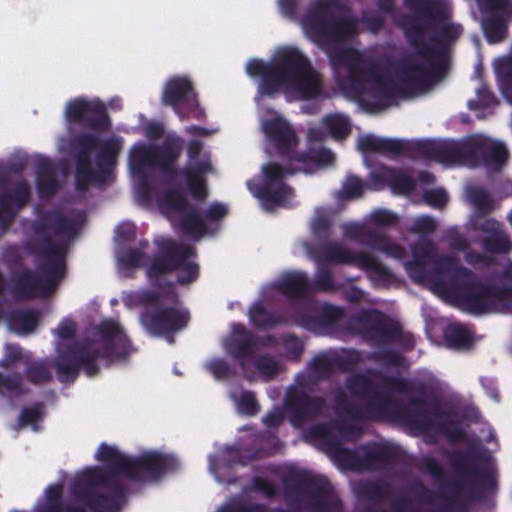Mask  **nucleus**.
Listing matches in <instances>:
<instances>
[{"mask_svg":"<svg viewBox=\"0 0 512 512\" xmlns=\"http://www.w3.org/2000/svg\"><path fill=\"white\" fill-rule=\"evenodd\" d=\"M358 252L348 249L335 241H326L309 248L310 256L318 265L331 263L353 266Z\"/></svg>","mask_w":512,"mask_h":512,"instance_id":"25","label":"nucleus"},{"mask_svg":"<svg viewBox=\"0 0 512 512\" xmlns=\"http://www.w3.org/2000/svg\"><path fill=\"white\" fill-rule=\"evenodd\" d=\"M36 187L41 197H52L58 191L59 185L56 170L48 158H40L35 163Z\"/></svg>","mask_w":512,"mask_h":512,"instance_id":"33","label":"nucleus"},{"mask_svg":"<svg viewBox=\"0 0 512 512\" xmlns=\"http://www.w3.org/2000/svg\"><path fill=\"white\" fill-rule=\"evenodd\" d=\"M376 385L367 376L356 374L347 379L346 387L352 395L366 399Z\"/></svg>","mask_w":512,"mask_h":512,"instance_id":"54","label":"nucleus"},{"mask_svg":"<svg viewBox=\"0 0 512 512\" xmlns=\"http://www.w3.org/2000/svg\"><path fill=\"white\" fill-rule=\"evenodd\" d=\"M449 347L469 349L473 345V336L469 330L460 324L449 325L444 332Z\"/></svg>","mask_w":512,"mask_h":512,"instance_id":"45","label":"nucleus"},{"mask_svg":"<svg viewBox=\"0 0 512 512\" xmlns=\"http://www.w3.org/2000/svg\"><path fill=\"white\" fill-rule=\"evenodd\" d=\"M33 252L43 256L39 274L22 268L12 275V292L20 299H34L54 291L66 275L69 241L78 233L77 222L59 209L41 211L31 223Z\"/></svg>","mask_w":512,"mask_h":512,"instance_id":"3","label":"nucleus"},{"mask_svg":"<svg viewBox=\"0 0 512 512\" xmlns=\"http://www.w3.org/2000/svg\"><path fill=\"white\" fill-rule=\"evenodd\" d=\"M161 101L163 105L172 107L181 120L192 118L201 121L205 118L193 83L187 77L170 78L165 84Z\"/></svg>","mask_w":512,"mask_h":512,"instance_id":"14","label":"nucleus"},{"mask_svg":"<svg viewBox=\"0 0 512 512\" xmlns=\"http://www.w3.org/2000/svg\"><path fill=\"white\" fill-rule=\"evenodd\" d=\"M353 266L366 271L369 280L377 288H387L394 281L393 272L371 254L359 251Z\"/></svg>","mask_w":512,"mask_h":512,"instance_id":"27","label":"nucleus"},{"mask_svg":"<svg viewBox=\"0 0 512 512\" xmlns=\"http://www.w3.org/2000/svg\"><path fill=\"white\" fill-rule=\"evenodd\" d=\"M250 77H258V93L272 97L291 89L303 100L318 98L323 93L322 75L309 58L296 47L283 49L275 63L252 59L246 65Z\"/></svg>","mask_w":512,"mask_h":512,"instance_id":"5","label":"nucleus"},{"mask_svg":"<svg viewBox=\"0 0 512 512\" xmlns=\"http://www.w3.org/2000/svg\"><path fill=\"white\" fill-rule=\"evenodd\" d=\"M482 247L486 252L493 254H506L512 249V243L504 227L487 235L482 240Z\"/></svg>","mask_w":512,"mask_h":512,"instance_id":"48","label":"nucleus"},{"mask_svg":"<svg viewBox=\"0 0 512 512\" xmlns=\"http://www.w3.org/2000/svg\"><path fill=\"white\" fill-rule=\"evenodd\" d=\"M102 450L104 460L115 462L118 471L134 482L156 483L167 473L176 472L180 467L176 457L158 451L128 456L115 446H104Z\"/></svg>","mask_w":512,"mask_h":512,"instance_id":"9","label":"nucleus"},{"mask_svg":"<svg viewBox=\"0 0 512 512\" xmlns=\"http://www.w3.org/2000/svg\"><path fill=\"white\" fill-rule=\"evenodd\" d=\"M414 12L401 22L409 44L424 59L432 61L435 71L442 72L450 47L463 32L460 24L450 21L451 13L440 0H404Z\"/></svg>","mask_w":512,"mask_h":512,"instance_id":"4","label":"nucleus"},{"mask_svg":"<svg viewBox=\"0 0 512 512\" xmlns=\"http://www.w3.org/2000/svg\"><path fill=\"white\" fill-rule=\"evenodd\" d=\"M395 460V452L385 445H373L364 450L362 459L363 465L366 467H384Z\"/></svg>","mask_w":512,"mask_h":512,"instance_id":"43","label":"nucleus"},{"mask_svg":"<svg viewBox=\"0 0 512 512\" xmlns=\"http://www.w3.org/2000/svg\"><path fill=\"white\" fill-rule=\"evenodd\" d=\"M66 120L89 128L92 131L102 132L111 128V120L105 104L99 100H88L78 97L70 100L65 109Z\"/></svg>","mask_w":512,"mask_h":512,"instance_id":"17","label":"nucleus"},{"mask_svg":"<svg viewBox=\"0 0 512 512\" xmlns=\"http://www.w3.org/2000/svg\"><path fill=\"white\" fill-rule=\"evenodd\" d=\"M186 251V244L172 240H168L160 246V251L153 256L146 268L147 278L153 286L162 291L168 289V284L171 283L164 282L163 278L176 272L179 258H182L181 256H184Z\"/></svg>","mask_w":512,"mask_h":512,"instance_id":"20","label":"nucleus"},{"mask_svg":"<svg viewBox=\"0 0 512 512\" xmlns=\"http://www.w3.org/2000/svg\"><path fill=\"white\" fill-rule=\"evenodd\" d=\"M187 251L182 258H179L177 271V283L180 285H189L195 282L199 277V265L191 260L196 256L194 247L186 244Z\"/></svg>","mask_w":512,"mask_h":512,"instance_id":"39","label":"nucleus"},{"mask_svg":"<svg viewBox=\"0 0 512 512\" xmlns=\"http://www.w3.org/2000/svg\"><path fill=\"white\" fill-rule=\"evenodd\" d=\"M153 146H135L130 153L133 173H142L145 167H153Z\"/></svg>","mask_w":512,"mask_h":512,"instance_id":"51","label":"nucleus"},{"mask_svg":"<svg viewBox=\"0 0 512 512\" xmlns=\"http://www.w3.org/2000/svg\"><path fill=\"white\" fill-rule=\"evenodd\" d=\"M101 336L103 351L92 341H75L58 352L54 359V368L61 383L74 382L80 371L88 377L99 374L97 360H124L132 351V343L122 326L114 319H105L97 326Z\"/></svg>","mask_w":512,"mask_h":512,"instance_id":"6","label":"nucleus"},{"mask_svg":"<svg viewBox=\"0 0 512 512\" xmlns=\"http://www.w3.org/2000/svg\"><path fill=\"white\" fill-rule=\"evenodd\" d=\"M334 161L335 156L330 149L310 147L306 151H297L285 166L269 162L262 167L264 179L256 189V197L265 210H272L293 195V188L284 182L286 177L300 172L312 174L321 167L332 165Z\"/></svg>","mask_w":512,"mask_h":512,"instance_id":"7","label":"nucleus"},{"mask_svg":"<svg viewBox=\"0 0 512 512\" xmlns=\"http://www.w3.org/2000/svg\"><path fill=\"white\" fill-rule=\"evenodd\" d=\"M123 500L118 499L114 495H106L95 492L86 498L82 503L91 512H117Z\"/></svg>","mask_w":512,"mask_h":512,"instance_id":"46","label":"nucleus"},{"mask_svg":"<svg viewBox=\"0 0 512 512\" xmlns=\"http://www.w3.org/2000/svg\"><path fill=\"white\" fill-rule=\"evenodd\" d=\"M263 130L279 156L290 163L297 152L298 138L289 122L282 117L268 119L263 123Z\"/></svg>","mask_w":512,"mask_h":512,"instance_id":"22","label":"nucleus"},{"mask_svg":"<svg viewBox=\"0 0 512 512\" xmlns=\"http://www.w3.org/2000/svg\"><path fill=\"white\" fill-rule=\"evenodd\" d=\"M348 320L343 308L332 305L315 309L305 306L294 315V322L304 329L332 336L347 332Z\"/></svg>","mask_w":512,"mask_h":512,"instance_id":"15","label":"nucleus"},{"mask_svg":"<svg viewBox=\"0 0 512 512\" xmlns=\"http://www.w3.org/2000/svg\"><path fill=\"white\" fill-rule=\"evenodd\" d=\"M177 225L184 235L194 239L202 238L207 232L206 221L193 204L179 215Z\"/></svg>","mask_w":512,"mask_h":512,"instance_id":"34","label":"nucleus"},{"mask_svg":"<svg viewBox=\"0 0 512 512\" xmlns=\"http://www.w3.org/2000/svg\"><path fill=\"white\" fill-rule=\"evenodd\" d=\"M469 199L479 213L489 214L493 209L491 195L482 188L470 190Z\"/></svg>","mask_w":512,"mask_h":512,"instance_id":"61","label":"nucleus"},{"mask_svg":"<svg viewBox=\"0 0 512 512\" xmlns=\"http://www.w3.org/2000/svg\"><path fill=\"white\" fill-rule=\"evenodd\" d=\"M280 344L285 349V357L291 361H299L304 352V344L295 334H282Z\"/></svg>","mask_w":512,"mask_h":512,"instance_id":"60","label":"nucleus"},{"mask_svg":"<svg viewBox=\"0 0 512 512\" xmlns=\"http://www.w3.org/2000/svg\"><path fill=\"white\" fill-rule=\"evenodd\" d=\"M183 140L180 137H168L159 146H153V167H157L164 175L175 178L179 170L175 163L181 156Z\"/></svg>","mask_w":512,"mask_h":512,"instance_id":"26","label":"nucleus"},{"mask_svg":"<svg viewBox=\"0 0 512 512\" xmlns=\"http://www.w3.org/2000/svg\"><path fill=\"white\" fill-rule=\"evenodd\" d=\"M276 289L289 299H300L312 294L310 279L307 273L302 271H291L284 274L276 283Z\"/></svg>","mask_w":512,"mask_h":512,"instance_id":"31","label":"nucleus"},{"mask_svg":"<svg viewBox=\"0 0 512 512\" xmlns=\"http://www.w3.org/2000/svg\"><path fill=\"white\" fill-rule=\"evenodd\" d=\"M146 255L139 248H129L119 256V261L125 268H139L145 265Z\"/></svg>","mask_w":512,"mask_h":512,"instance_id":"64","label":"nucleus"},{"mask_svg":"<svg viewBox=\"0 0 512 512\" xmlns=\"http://www.w3.org/2000/svg\"><path fill=\"white\" fill-rule=\"evenodd\" d=\"M64 502L62 500V486L55 484L46 489V503L43 509L48 512H63Z\"/></svg>","mask_w":512,"mask_h":512,"instance_id":"62","label":"nucleus"},{"mask_svg":"<svg viewBox=\"0 0 512 512\" xmlns=\"http://www.w3.org/2000/svg\"><path fill=\"white\" fill-rule=\"evenodd\" d=\"M121 150L120 142L115 139H108L102 143L99 150L96 153V165L98 167V173L100 175V181H102L107 174H109L117 162L118 154Z\"/></svg>","mask_w":512,"mask_h":512,"instance_id":"36","label":"nucleus"},{"mask_svg":"<svg viewBox=\"0 0 512 512\" xmlns=\"http://www.w3.org/2000/svg\"><path fill=\"white\" fill-rule=\"evenodd\" d=\"M509 152L505 144L481 137L468 140V162L499 172L506 165Z\"/></svg>","mask_w":512,"mask_h":512,"instance_id":"21","label":"nucleus"},{"mask_svg":"<svg viewBox=\"0 0 512 512\" xmlns=\"http://www.w3.org/2000/svg\"><path fill=\"white\" fill-rule=\"evenodd\" d=\"M339 0H316L311 3L302 19V25L310 40L323 50L333 68L345 67L351 87L362 92L367 83H372L374 94L386 100L395 96L414 97L429 86V74L441 75L435 71L432 61L428 70L412 58L401 61L398 69V84L382 75L378 62L366 59L362 53L344 44L356 34L357 24L353 18L334 16L332 10ZM446 69V67L444 68Z\"/></svg>","mask_w":512,"mask_h":512,"instance_id":"1","label":"nucleus"},{"mask_svg":"<svg viewBox=\"0 0 512 512\" xmlns=\"http://www.w3.org/2000/svg\"><path fill=\"white\" fill-rule=\"evenodd\" d=\"M482 29L486 39L490 43L502 41L507 34V24L505 15L497 13H484L482 19Z\"/></svg>","mask_w":512,"mask_h":512,"instance_id":"40","label":"nucleus"},{"mask_svg":"<svg viewBox=\"0 0 512 512\" xmlns=\"http://www.w3.org/2000/svg\"><path fill=\"white\" fill-rule=\"evenodd\" d=\"M331 357L334 372H352L360 362V353L354 349L331 353Z\"/></svg>","mask_w":512,"mask_h":512,"instance_id":"52","label":"nucleus"},{"mask_svg":"<svg viewBox=\"0 0 512 512\" xmlns=\"http://www.w3.org/2000/svg\"><path fill=\"white\" fill-rule=\"evenodd\" d=\"M104 446L109 445L106 443H101L96 452V459L108 465L107 468L100 467L99 487L106 488L118 499L125 500V487L119 480V476L124 477V475L118 471L115 462L107 459L104 460L105 457L102 454V447Z\"/></svg>","mask_w":512,"mask_h":512,"instance_id":"30","label":"nucleus"},{"mask_svg":"<svg viewBox=\"0 0 512 512\" xmlns=\"http://www.w3.org/2000/svg\"><path fill=\"white\" fill-rule=\"evenodd\" d=\"M232 331L233 337L226 344L227 352L244 366V360L251 357L257 347L256 336L241 323L234 324Z\"/></svg>","mask_w":512,"mask_h":512,"instance_id":"28","label":"nucleus"},{"mask_svg":"<svg viewBox=\"0 0 512 512\" xmlns=\"http://www.w3.org/2000/svg\"><path fill=\"white\" fill-rule=\"evenodd\" d=\"M334 404L337 417H348L351 420L365 419L363 409L349 402L346 394L340 389L335 394Z\"/></svg>","mask_w":512,"mask_h":512,"instance_id":"50","label":"nucleus"},{"mask_svg":"<svg viewBox=\"0 0 512 512\" xmlns=\"http://www.w3.org/2000/svg\"><path fill=\"white\" fill-rule=\"evenodd\" d=\"M157 292L150 289L131 291L123 296L122 300L124 305L129 308L141 306L143 309L149 307L156 300Z\"/></svg>","mask_w":512,"mask_h":512,"instance_id":"55","label":"nucleus"},{"mask_svg":"<svg viewBox=\"0 0 512 512\" xmlns=\"http://www.w3.org/2000/svg\"><path fill=\"white\" fill-rule=\"evenodd\" d=\"M347 332L374 344H391L402 338L401 325L378 309L362 310L350 317Z\"/></svg>","mask_w":512,"mask_h":512,"instance_id":"12","label":"nucleus"},{"mask_svg":"<svg viewBox=\"0 0 512 512\" xmlns=\"http://www.w3.org/2000/svg\"><path fill=\"white\" fill-rule=\"evenodd\" d=\"M139 321L150 335L173 337L187 328L190 313L182 307L173 284H168V289L158 291L156 300L140 311Z\"/></svg>","mask_w":512,"mask_h":512,"instance_id":"11","label":"nucleus"},{"mask_svg":"<svg viewBox=\"0 0 512 512\" xmlns=\"http://www.w3.org/2000/svg\"><path fill=\"white\" fill-rule=\"evenodd\" d=\"M44 408L45 406L42 402H36L29 407H23L18 417L19 426H32L35 428L36 424L44 417Z\"/></svg>","mask_w":512,"mask_h":512,"instance_id":"59","label":"nucleus"},{"mask_svg":"<svg viewBox=\"0 0 512 512\" xmlns=\"http://www.w3.org/2000/svg\"><path fill=\"white\" fill-rule=\"evenodd\" d=\"M412 257L404 267L414 282L430 284L434 291L470 313L491 312L498 302L512 296V283L501 287L483 283L452 256H432L427 247H414Z\"/></svg>","mask_w":512,"mask_h":512,"instance_id":"2","label":"nucleus"},{"mask_svg":"<svg viewBox=\"0 0 512 512\" xmlns=\"http://www.w3.org/2000/svg\"><path fill=\"white\" fill-rule=\"evenodd\" d=\"M91 155L92 151L80 148L75 155V186L80 192H85L91 184L100 182L99 173L92 167Z\"/></svg>","mask_w":512,"mask_h":512,"instance_id":"32","label":"nucleus"},{"mask_svg":"<svg viewBox=\"0 0 512 512\" xmlns=\"http://www.w3.org/2000/svg\"><path fill=\"white\" fill-rule=\"evenodd\" d=\"M254 367L266 380L273 379L281 371L279 362L269 354L259 355L254 361Z\"/></svg>","mask_w":512,"mask_h":512,"instance_id":"58","label":"nucleus"},{"mask_svg":"<svg viewBox=\"0 0 512 512\" xmlns=\"http://www.w3.org/2000/svg\"><path fill=\"white\" fill-rule=\"evenodd\" d=\"M249 321L257 329L269 330L284 324L285 320L275 309H268L260 302H254L248 311Z\"/></svg>","mask_w":512,"mask_h":512,"instance_id":"35","label":"nucleus"},{"mask_svg":"<svg viewBox=\"0 0 512 512\" xmlns=\"http://www.w3.org/2000/svg\"><path fill=\"white\" fill-rule=\"evenodd\" d=\"M24 377L30 384L40 386L52 381L53 375L46 360H32L26 363Z\"/></svg>","mask_w":512,"mask_h":512,"instance_id":"42","label":"nucleus"},{"mask_svg":"<svg viewBox=\"0 0 512 512\" xmlns=\"http://www.w3.org/2000/svg\"><path fill=\"white\" fill-rule=\"evenodd\" d=\"M203 143L200 140H191L187 147L188 162L179 170L188 188L189 193L198 202L204 201L208 196L206 175L213 172L210 157L202 156Z\"/></svg>","mask_w":512,"mask_h":512,"instance_id":"16","label":"nucleus"},{"mask_svg":"<svg viewBox=\"0 0 512 512\" xmlns=\"http://www.w3.org/2000/svg\"><path fill=\"white\" fill-rule=\"evenodd\" d=\"M326 408L327 401L324 397L311 396L300 389L289 391L284 400L285 414L290 424L296 428L320 417Z\"/></svg>","mask_w":512,"mask_h":512,"instance_id":"19","label":"nucleus"},{"mask_svg":"<svg viewBox=\"0 0 512 512\" xmlns=\"http://www.w3.org/2000/svg\"><path fill=\"white\" fill-rule=\"evenodd\" d=\"M416 183L412 176L392 167L390 187L395 193L409 194L415 189Z\"/></svg>","mask_w":512,"mask_h":512,"instance_id":"56","label":"nucleus"},{"mask_svg":"<svg viewBox=\"0 0 512 512\" xmlns=\"http://www.w3.org/2000/svg\"><path fill=\"white\" fill-rule=\"evenodd\" d=\"M323 126L334 140H343L351 133L349 118L340 114H329L323 118Z\"/></svg>","mask_w":512,"mask_h":512,"instance_id":"44","label":"nucleus"},{"mask_svg":"<svg viewBox=\"0 0 512 512\" xmlns=\"http://www.w3.org/2000/svg\"><path fill=\"white\" fill-rule=\"evenodd\" d=\"M358 148L362 152H374L391 157L404 155L411 159L422 158L440 163L468 162V140L459 145L448 141H408L366 134L359 138Z\"/></svg>","mask_w":512,"mask_h":512,"instance_id":"8","label":"nucleus"},{"mask_svg":"<svg viewBox=\"0 0 512 512\" xmlns=\"http://www.w3.org/2000/svg\"><path fill=\"white\" fill-rule=\"evenodd\" d=\"M348 417H337L329 423L318 424L312 428V434L324 445L335 452L337 459L353 462L354 450L342 446L343 442L355 441L363 434V429Z\"/></svg>","mask_w":512,"mask_h":512,"instance_id":"13","label":"nucleus"},{"mask_svg":"<svg viewBox=\"0 0 512 512\" xmlns=\"http://www.w3.org/2000/svg\"><path fill=\"white\" fill-rule=\"evenodd\" d=\"M100 467H90L78 474L71 483L73 495L81 502L94 494L93 489L99 487Z\"/></svg>","mask_w":512,"mask_h":512,"instance_id":"37","label":"nucleus"},{"mask_svg":"<svg viewBox=\"0 0 512 512\" xmlns=\"http://www.w3.org/2000/svg\"><path fill=\"white\" fill-rule=\"evenodd\" d=\"M40 313L33 308L18 309L10 312L7 317L11 329L21 334L33 332L40 322Z\"/></svg>","mask_w":512,"mask_h":512,"instance_id":"38","label":"nucleus"},{"mask_svg":"<svg viewBox=\"0 0 512 512\" xmlns=\"http://www.w3.org/2000/svg\"><path fill=\"white\" fill-rule=\"evenodd\" d=\"M26 389L23 385V376L14 372L12 374L0 373V394L9 398H16L24 395Z\"/></svg>","mask_w":512,"mask_h":512,"instance_id":"49","label":"nucleus"},{"mask_svg":"<svg viewBox=\"0 0 512 512\" xmlns=\"http://www.w3.org/2000/svg\"><path fill=\"white\" fill-rule=\"evenodd\" d=\"M285 488L287 491L307 494L319 507L326 502L331 491V485L326 479L313 476L301 477L293 485L285 481Z\"/></svg>","mask_w":512,"mask_h":512,"instance_id":"29","label":"nucleus"},{"mask_svg":"<svg viewBox=\"0 0 512 512\" xmlns=\"http://www.w3.org/2000/svg\"><path fill=\"white\" fill-rule=\"evenodd\" d=\"M163 205L179 215L187 210L192 204L185 195L176 188L168 189L163 195Z\"/></svg>","mask_w":512,"mask_h":512,"instance_id":"57","label":"nucleus"},{"mask_svg":"<svg viewBox=\"0 0 512 512\" xmlns=\"http://www.w3.org/2000/svg\"><path fill=\"white\" fill-rule=\"evenodd\" d=\"M237 407L241 414L252 417L255 416L259 410L260 405L252 391H243L237 399Z\"/></svg>","mask_w":512,"mask_h":512,"instance_id":"63","label":"nucleus"},{"mask_svg":"<svg viewBox=\"0 0 512 512\" xmlns=\"http://www.w3.org/2000/svg\"><path fill=\"white\" fill-rule=\"evenodd\" d=\"M311 293H331L337 291L339 285L334 280L332 271L326 265H318L314 279L310 280Z\"/></svg>","mask_w":512,"mask_h":512,"instance_id":"47","label":"nucleus"},{"mask_svg":"<svg viewBox=\"0 0 512 512\" xmlns=\"http://www.w3.org/2000/svg\"><path fill=\"white\" fill-rule=\"evenodd\" d=\"M368 247L373 250L381 251L397 260H402L406 257L405 248L400 244L391 243L386 234L380 230L368 234Z\"/></svg>","mask_w":512,"mask_h":512,"instance_id":"41","label":"nucleus"},{"mask_svg":"<svg viewBox=\"0 0 512 512\" xmlns=\"http://www.w3.org/2000/svg\"><path fill=\"white\" fill-rule=\"evenodd\" d=\"M400 401L392 395L379 390L376 386L366 398L363 407L365 419L395 421Z\"/></svg>","mask_w":512,"mask_h":512,"instance_id":"24","label":"nucleus"},{"mask_svg":"<svg viewBox=\"0 0 512 512\" xmlns=\"http://www.w3.org/2000/svg\"><path fill=\"white\" fill-rule=\"evenodd\" d=\"M383 387L391 392L399 394H412L417 395L409 399L408 404H403L400 401L399 409L396 415L395 422L401 423L410 429L427 433L435 426L432 420V415L447 416L446 411L439 413L426 409L428 402L424 398L427 394L428 386L422 381H412L408 378L401 376L384 375L382 377Z\"/></svg>","mask_w":512,"mask_h":512,"instance_id":"10","label":"nucleus"},{"mask_svg":"<svg viewBox=\"0 0 512 512\" xmlns=\"http://www.w3.org/2000/svg\"><path fill=\"white\" fill-rule=\"evenodd\" d=\"M389 493L388 485L371 481L361 483L357 489L358 497L369 501L384 500L389 496Z\"/></svg>","mask_w":512,"mask_h":512,"instance_id":"53","label":"nucleus"},{"mask_svg":"<svg viewBox=\"0 0 512 512\" xmlns=\"http://www.w3.org/2000/svg\"><path fill=\"white\" fill-rule=\"evenodd\" d=\"M31 192L24 181L14 185L11 191L0 194V226L6 230L16 218L18 212L29 202Z\"/></svg>","mask_w":512,"mask_h":512,"instance_id":"23","label":"nucleus"},{"mask_svg":"<svg viewBox=\"0 0 512 512\" xmlns=\"http://www.w3.org/2000/svg\"><path fill=\"white\" fill-rule=\"evenodd\" d=\"M480 454L472 449L462 452H455L452 456V465L459 474L468 476L470 482L469 497L473 500H482L483 490H493L497 487L495 477L488 469H481L475 464Z\"/></svg>","mask_w":512,"mask_h":512,"instance_id":"18","label":"nucleus"}]
</instances>
